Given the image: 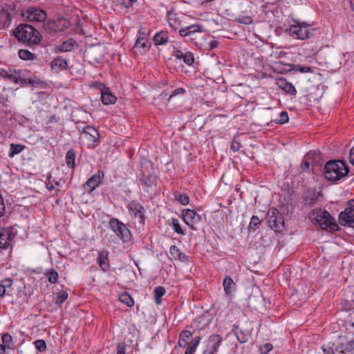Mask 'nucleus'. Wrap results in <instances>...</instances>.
I'll return each instance as SVG.
<instances>
[{
    "instance_id": "1",
    "label": "nucleus",
    "mask_w": 354,
    "mask_h": 354,
    "mask_svg": "<svg viewBox=\"0 0 354 354\" xmlns=\"http://www.w3.org/2000/svg\"><path fill=\"white\" fill-rule=\"evenodd\" d=\"M14 35L18 40L29 46L37 45L41 41L39 31L28 24L19 25L14 30Z\"/></svg>"
},
{
    "instance_id": "2",
    "label": "nucleus",
    "mask_w": 354,
    "mask_h": 354,
    "mask_svg": "<svg viewBox=\"0 0 354 354\" xmlns=\"http://www.w3.org/2000/svg\"><path fill=\"white\" fill-rule=\"evenodd\" d=\"M348 167L342 160H330L324 167V176L331 181H336L346 176Z\"/></svg>"
},
{
    "instance_id": "3",
    "label": "nucleus",
    "mask_w": 354,
    "mask_h": 354,
    "mask_svg": "<svg viewBox=\"0 0 354 354\" xmlns=\"http://www.w3.org/2000/svg\"><path fill=\"white\" fill-rule=\"evenodd\" d=\"M310 217L315 225H319L323 230L329 229L331 231H336L339 229L334 218L326 210L321 209L313 210Z\"/></svg>"
},
{
    "instance_id": "4",
    "label": "nucleus",
    "mask_w": 354,
    "mask_h": 354,
    "mask_svg": "<svg viewBox=\"0 0 354 354\" xmlns=\"http://www.w3.org/2000/svg\"><path fill=\"white\" fill-rule=\"evenodd\" d=\"M109 226L115 234L124 243H129L131 240V233L127 227L118 218H112L109 220Z\"/></svg>"
},
{
    "instance_id": "5",
    "label": "nucleus",
    "mask_w": 354,
    "mask_h": 354,
    "mask_svg": "<svg viewBox=\"0 0 354 354\" xmlns=\"http://www.w3.org/2000/svg\"><path fill=\"white\" fill-rule=\"evenodd\" d=\"M269 227L275 232H281L284 228V220L282 215L276 208H270L268 213Z\"/></svg>"
},
{
    "instance_id": "6",
    "label": "nucleus",
    "mask_w": 354,
    "mask_h": 354,
    "mask_svg": "<svg viewBox=\"0 0 354 354\" xmlns=\"http://www.w3.org/2000/svg\"><path fill=\"white\" fill-rule=\"evenodd\" d=\"M313 30L310 28L309 24L303 22L295 25H291L289 28V32L291 36L298 39H306L310 37L313 34Z\"/></svg>"
},
{
    "instance_id": "7",
    "label": "nucleus",
    "mask_w": 354,
    "mask_h": 354,
    "mask_svg": "<svg viewBox=\"0 0 354 354\" xmlns=\"http://www.w3.org/2000/svg\"><path fill=\"white\" fill-rule=\"evenodd\" d=\"M335 351L339 354H347L354 351V338L348 335L339 336L335 346Z\"/></svg>"
},
{
    "instance_id": "8",
    "label": "nucleus",
    "mask_w": 354,
    "mask_h": 354,
    "mask_svg": "<svg viewBox=\"0 0 354 354\" xmlns=\"http://www.w3.org/2000/svg\"><path fill=\"white\" fill-rule=\"evenodd\" d=\"M22 16L30 21L42 22L46 20L47 15L44 10L30 7L23 11Z\"/></svg>"
},
{
    "instance_id": "9",
    "label": "nucleus",
    "mask_w": 354,
    "mask_h": 354,
    "mask_svg": "<svg viewBox=\"0 0 354 354\" xmlns=\"http://www.w3.org/2000/svg\"><path fill=\"white\" fill-rule=\"evenodd\" d=\"M181 216L184 222L194 230V225L201 220V216L196 211L190 209H183L181 212Z\"/></svg>"
},
{
    "instance_id": "10",
    "label": "nucleus",
    "mask_w": 354,
    "mask_h": 354,
    "mask_svg": "<svg viewBox=\"0 0 354 354\" xmlns=\"http://www.w3.org/2000/svg\"><path fill=\"white\" fill-rule=\"evenodd\" d=\"M222 341L223 338L219 335H211L207 340V348L203 354H216Z\"/></svg>"
},
{
    "instance_id": "11",
    "label": "nucleus",
    "mask_w": 354,
    "mask_h": 354,
    "mask_svg": "<svg viewBox=\"0 0 354 354\" xmlns=\"http://www.w3.org/2000/svg\"><path fill=\"white\" fill-rule=\"evenodd\" d=\"M104 174L102 171H98L97 174L92 176L84 184V190L91 194L95 188H97L102 183Z\"/></svg>"
},
{
    "instance_id": "12",
    "label": "nucleus",
    "mask_w": 354,
    "mask_h": 354,
    "mask_svg": "<svg viewBox=\"0 0 354 354\" xmlns=\"http://www.w3.org/2000/svg\"><path fill=\"white\" fill-rule=\"evenodd\" d=\"M339 223L342 225L354 227V207L351 205L339 214Z\"/></svg>"
},
{
    "instance_id": "13",
    "label": "nucleus",
    "mask_w": 354,
    "mask_h": 354,
    "mask_svg": "<svg viewBox=\"0 0 354 354\" xmlns=\"http://www.w3.org/2000/svg\"><path fill=\"white\" fill-rule=\"evenodd\" d=\"M128 209L135 218L138 219L140 223H144L145 215L143 207L137 201H132L129 203Z\"/></svg>"
},
{
    "instance_id": "14",
    "label": "nucleus",
    "mask_w": 354,
    "mask_h": 354,
    "mask_svg": "<svg viewBox=\"0 0 354 354\" xmlns=\"http://www.w3.org/2000/svg\"><path fill=\"white\" fill-rule=\"evenodd\" d=\"M276 84L279 88L290 95H295L297 94V90L292 84L288 82L283 77L276 79Z\"/></svg>"
},
{
    "instance_id": "15",
    "label": "nucleus",
    "mask_w": 354,
    "mask_h": 354,
    "mask_svg": "<svg viewBox=\"0 0 354 354\" xmlns=\"http://www.w3.org/2000/svg\"><path fill=\"white\" fill-rule=\"evenodd\" d=\"M82 134L84 139L91 142H95L99 138V133L97 129L93 127H86L82 131Z\"/></svg>"
},
{
    "instance_id": "16",
    "label": "nucleus",
    "mask_w": 354,
    "mask_h": 354,
    "mask_svg": "<svg viewBox=\"0 0 354 354\" xmlns=\"http://www.w3.org/2000/svg\"><path fill=\"white\" fill-rule=\"evenodd\" d=\"M101 86L104 87V89H102L101 91L102 103L105 105L113 104L116 102L117 97L111 93L108 88H106L104 85H101Z\"/></svg>"
},
{
    "instance_id": "17",
    "label": "nucleus",
    "mask_w": 354,
    "mask_h": 354,
    "mask_svg": "<svg viewBox=\"0 0 354 354\" xmlns=\"http://www.w3.org/2000/svg\"><path fill=\"white\" fill-rule=\"evenodd\" d=\"M174 56L178 59H183L184 63L189 66L194 62V55L191 52L183 53L181 50H176L174 52Z\"/></svg>"
},
{
    "instance_id": "18",
    "label": "nucleus",
    "mask_w": 354,
    "mask_h": 354,
    "mask_svg": "<svg viewBox=\"0 0 354 354\" xmlns=\"http://www.w3.org/2000/svg\"><path fill=\"white\" fill-rule=\"evenodd\" d=\"M108 252L105 250L99 252L97 262L103 271H107L109 268L108 262Z\"/></svg>"
},
{
    "instance_id": "19",
    "label": "nucleus",
    "mask_w": 354,
    "mask_h": 354,
    "mask_svg": "<svg viewBox=\"0 0 354 354\" xmlns=\"http://www.w3.org/2000/svg\"><path fill=\"white\" fill-rule=\"evenodd\" d=\"M233 332L240 343H245L248 340L250 333L247 330H243L238 326H234Z\"/></svg>"
},
{
    "instance_id": "20",
    "label": "nucleus",
    "mask_w": 354,
    "mask_h": 354,
    "mask_svg": "<svg viewBox=\"0 0 354 354\" xmlns=\"http://www.w3.org/2000/svg\"><path fill=\"white\" fill-rule=\"evenodd\" d=\"M10 232L0 227V249H6L10 245Z\"/></svg>"
},
{
    "instance_id": "21",
    "label": "nucleus",
    "mask_w": 354,
    "mask_h": 354,
    "mask_svg": "<svg viewBox=\"0 0 354 354\" xmlns=\"http://www.w3.org/2000/svg\"><path fill=\"white\" fill-rule=\"evenodd\" d=\"M68 63L65 59L57 57L51 62V68L55 72H59L67 68Z\"/></svg>"
},
{
    "instance_id": "22",
    "label": "nucleus",
    "mask_w": 354,
    "mask_h": 354,
    "mask_svg": "<svg viewBox=\"0 0 354 354\" xmlns=\"http://www.w3.org/2000/svg\"><path fill=\"white\" fill-rule=\"evenodd\" d=\"M153 42L155 45H164L169 41L167 32L161 30L157 32L153 37Z\"/></svg>"
},
{
    "instance_id": "23",
    "label": "nucleus",
    "mask_w": 354,
    "mask_h": 354,
    "mask_svg": "<svg viewBox=\"0 0 354 354\" xmlns=\"http://www.w3.org/2000/svg\"><path fill=\"white\" fill-rule=\"evenodd\" d=\"M169 252L171 257L176 260L182 261H187V257L182 253L176 245H171L169 249Z\"/></svg>"
},
{
    "instance_id": "24",
    "label": "nucleus",
    "mask_w": 354,
    "mask_h": 354,
    "mask_svg": "<svg viewBox=\"0 0 354 354\" xmlns=\"http://www.w3.org/2000/svg\"><path fill=\"white\" fill-rule=\"evenodd\" d=\"M223 286L225 294L230 295L235 290L236 283L230 277L227 276L223 280Z\"/></svg>"
},
{
    "instance_id": "25",
    "label": "nucleus",
    "mask_w": 354,
    "mask_h": 354,
    "mask_svg": "<svg viewBox=\"0 0 354 354\" xmlns=\"http://www.w3.org/2000/svg\"><path fill=\"white\" fill-rule=\"evenodd\" d=\"M140 182L142 185L146 187H151L156 183V176L153 174H143L140 178Z\"/></svg>"
},
{
    "instance_id": "26",
    "label": "nucleus",
    "mask_w": 354,
    "mask_h": 354,
    "mask_svg": "<svg viewBox=\"0 0 354 354\" xmlns=\"http://www.w3.org/2000/svg\"><path fill=\"white\" fill-rule=\"evenodd\" d=\"M75 44L76 41L74 39H69L57 46V48L62 52H68L72 50Z\"/></svg>"
},
{
    "instance_id": "27",
    "label": "nucleus",
    "mask_w": 354,
    "mask_h": 354,
    "mask_svg": "<svg viewBox=\"0 0 354 354\" xmlns=\"http://www.w3.org/2000/svg\"><path fill=\"white\" fill-rule=\"evenodd\" d=\"M201 338L200 336L194 337L192 342L189 343V346L187 348L185 354H194L201 342Z\"/></svg>"
},
{
    "instance_id": "28",
    "label": "nucleus",
    "mask_w": 354,
    "mask_h": 354,
    "mask_svg": "<svg viewBox=\"0 0 354 354\" xmlns=\"http://www.w3.org/2000/svg\"><path fill=\"white\" fill-rule=\"evenodd\" d=\"M44 275L50 283H56L59 279L58 273L54 269L46 270Z\"/></svg>"
},
{
    "instance_id": "29",
    "label": "nucleus",
    "mask_w": 354,
    "mask_h": 354,
    "mask_svg": "<svg viewBox=\"0 0 354 354\" xmlns=\"http://www.w3.org/2000/svg\"><path fill=\"white\" fill-rule=\"evenodd\" d=\"M5 77L14 82L16 84H19V83L24 84V83L26 82V80L25 78L21 77L19 75V74L16 73L15 71L14 73H6L5 75Z\"/></svg>"
},
{
    "instance_id": "30",
    "label": "nucleus",
    "mask_w": 354,
    "mask_h": 354,
    "mask_svg": "<svg viewBox=\"0 0 354 354\" xmlns=\"http://www.w3.org/2000/svg\"><path fill=\"white\" fill-rule=\"evenodd\" d=\"M75 152L74 150H69L66 155V163L68 167H75Z\"/></svg>"
},
{
    "instance_id": "31",
    "label": "nucleus",
    "mask_w": 354,
    "mask_h": 354,
    "mask_svg": "<svg viewBox=\"0 0 354 354\" xmlns=\"http://www.w3.org/2000/svg\"><path fill=\"white\" fill-rule=\"evenodd\" d=\"M192 335V333L189 330H183L180 333L178 339V345L180 347H185L187 344V339Z\"/></svg>"
},
{
    "instance_id": "32",
    "label": "nucleus",
    "mask_w": 354,
    "mask_h": 354,
    "mask_svg": "<svg viewBox=\"0 0 354 354\" xmlns=\"http://www.w3.org/2000/svg\"><path fill=\"white\" fill-rule=\"evenodd\" d=\"M25 148L24 145L13 144L10 145V151L9 153V157L12 158L14 156L21 153Z\"/></svg>"
},
{
    "instance_id": "33",
    "label": "nucleus",
    "mask_w": 354,
    "mask_h": 354,
    "mask_svg": "<svg viewBox=\"0 0 354 354\" xmlns=\"http://www.w3.org/2000/svg\"><path fill=\"white\" fill-rule=\"evenodd\" d=\"M19 57L24 60H32L35 55L30 51L26 49H21L18 52Z\"/></svg>"
},
{
    "instance_id": "34",
    "label": "nucleus",
    "mask_w": 354,
    "mask_h": 354,
    "mask_svg": "<svg viewBox=\"0 0 354 354\" xmlns=\"http://www.w3.org/2000/svg\"><path fill=\"white\" fill-rule=\"evenodd\" d=\"M319 194L315 191L308 192L306 196V203L310 205H313L316 202Z\"/></svg>"
},
{
    "instance_id": "35",
    "label": "nucleus",
    "mask_w": 354,
    "mask_h": 354,
    "mask_svg": "<svg viewBox=\"0 0 354 354\" xmlns=\"http://www.w3.org/2000/svg\"><path fill=\"white\" fill-rule=\"evenodd\" d=\"M120 300L121 302L126 304L127 306L131 307L133 306L134 301L132 297L127 292L122 293L120 295Z\"/></svg>"
},
{
    "instance_id": "36",
    "label": "nucleus",
    "mask_w": 354,
    "mask_h": 354,
    "mask_svg": "<svg viewBox=\"0 0 354 354\" xmlns=\"http://www.w3.org/2000/svg\"><path fill=\"white\" fill-rule=\"evenodd\" d=\"M176 201L180 203L183 205H188L189 203V198L187 194L176 192L174 194Z\"/></svg>"
},
{
    "instance_id": "37",
    "label": "nucleus",
    "mask_w": 354,
    "mask_h": 354,
    "mask_svg": "<svg viewBox=\"0 0 354 354\" xmlns=\"http://www.w3.org/2000/svg\"><path fill=\"white\" fill-rule=\"evenodd\" d=\"M156 304L160 303V299L165 294V289L162 286H158L154 288L153 290Z\"/></svg>"
},
{
    "instance_id": "38",
    "label": "nucleus",
    "mask_w": 354,
    "mask_h": 354,
    "mask_svg": "<svg viewBox=\"0 0 354 354\" xmlns=\"http://www.w3.org/2000/svg\"><path fill=\"white\" fill-rule=\"evenodd\" d=\"M171 225L173 230L178 234L185 235V232L180 227L179 221L177 218H173L171 219Z\"/></svg>"
},
{
    "instance_id": "39",
    "label": "nucleus",
    "mask_w": 354,
    "mask_h": 354,
    "mask_svg": "<svg viewBox=\"0 0 354 354\" xmlns=\"http://www.w3.org/2000/svg\"><path fill=\"white\" fill-rule=\"evenodd\" d=\"M261 223L260 219L258 216L253 215L251 218L248 230H254L256 227L259 225Z\"/></svg>"
},
{
    "instance_id": "40",
    "label": "nucleus",
    "mask_w": 354,
    "mask_h": 354,
    "mask_svg": "<svg viewBox=\"0 0 354 354\" xmlns=\"http://www.w3.org/2000/svg\"><path fill=\"white\" fill-rule=\"evenodd\" d=\"M235 20L242 24L249 25L252 24L253 20L250 16H239L236 17Z\"/></svg>"
},
{
    "instance_id": "41",
    "label": "nucleus",
    "mask_w": 354,
    "mask_h": 354,
    "mask_svg": "<svg viewBox=\"0 0 354 354\" xmlns=\"http://www.w3.org/2000/svg\"><path fill=\"white\" fill-rule=\"evenodd\" d=\"M147 42V39L146 38V37H143V36H138L136 41V44L134 45V48H145L146 46V44Z\"/></svg>"
},
{
    "instance_id": "42",
    "label": "nucleus",
    "mask_w": 354,
    "mask_h": 354,
    "mask_svg": "<svg viewBox=\"0 0 354 354\" xmlns=\"http://www.w3.org/2000/svg\"><path fill=\"white\" fill-rule=\"evenodd\" d=\"M34 344L36 348L40 352H43L46 349V342L43 339H37L34 342Z\"/></svg>"
},
{
    "instance_id": "43",
    "label": "nucleus",
    "mask_w": 354,
    "mask_h": 354,
    "mask_svg": "<svg viewBox=\"0 0 354 354\" xmlns=\"http://www.w3.org/2000/svg\"><path fill=\"white\" fill-rule=\"evenodd\" d=\"M114 1L126 8H129L131 7L137 0H115Z\"/></svg>"
},
{
    "instance_id": "44",
    "label": "nucleus",
    "mask_w": 354,
    "mask_h": 354,
    "mask_svg": "<svg viewBox=\"0 0 354 354\" xmlns=\"http://www.w3.org/2000/svg\"><path fill=\"white\" fill-rule=\"evenodd\" d=\"M2 342L3 343V345L6 346H8V348L10 347V344L12 342V336L8 333H5L2 335L1 337Z\"/></svg>"
},
{
    "instance_id": "45",
    "label": "nucleus",
    "mask_w": 354,
    "mask_h": 354,
    "mask_svg": "<svg viewBox=\"0 0 354 354\" xmlns=\"http://www.w3.org/2000/svg\"><path fill=\"white\" fill-rule=\"evenodd\" d=\"M68 298V293L65 291L61 292L56 299L55 303L58 305H62Z\"/></svg>"
},
{
    "instance_id": "46",
    "label": "nucleus",
    "mask_w": 354,
    "mask_h": 354,
    "mask_svg": "<svg viewBox=\"0 0 354 354\" xmlns=\"http://www.w3.org/2000/svg\"><path fill=\"white\" fill-rule=\"evenodd\" d=\"M322 351L324 354H339L337 353L335 348H334L333 346H330L329 344H325L322 346Z\"/></svg>"
},
{
    "instance_id": "47",
    "label": "nucleus",
    "mask_w": 354,
    "mask_h": 354,
    "mask_svg": "<svg viewBox=\"0 0 354 354\" xmlns=\"http://www.w3.org/2000/svg\"><path fill=\"white\" fill-rule=\"evenodd\" d=\"M272 349V345L270 343H266L259 347V351L261 354H268Z\"/></svg>"
},
{
    "instance_id": "48",
    "label": "nucleus",
    "mask_w": 354,
    "mask_h": 354,
    "mask_svg": "<svg viewBox=\"0 0 354 354\" xmlns=\"http://www.w3.org/2000/svg\"><path fill=\"white\" fill-rule=\"evenodd\" d=\"M289 120L288 115L286 111H282L280 113L279 118L277 120L279 124H285Z\"/></svg>"
},
{
    "instance_id": "49",
    "label": "nucleus",
    "mask_w": 354,
    "mask_h": 354,
    "mask_svg": "<svg viewBox=\"0 0 354 354\" xmlns=\"http://www.w3.org/2000/svg\"><path fill=\"white\" fill-rule=\"evenodd\" d=\"M1 286H3V288L6 290L8 288H10L13 284V281L10 278H6L1 281L0 283Z\"/></svg>"
},
{
    "instance_id": "50",
    "label": "nucleus",
    "mask_w": 354,
    "mask_h": 354,
    "mask_svg": "<svg viewBox=\"0 0 354 354\" xmlns=\"http://www.w3.org/2000/svg\"><path fill=\"white\" fill-rule=\"evenodd\" d=\"M240 146H241L240 142L236 140V137H234L231 143V149L234 152H236L239 150Z\"/></svg>"
},
{
    "instance_id": "51",
    "label": "nucleus",
    "mask_w": 354,
    "mask_h": 354,
    "mask_svg": "<svg viewBox=\"0 0 354 354\" xmlns=\"http://www.w3.org/2000/svg\"><path fill=\"white\" fill-rule=\"evenodd\" d=\"M176 15H171L170 14L169 16H168V21H169V24L170 25V26L174 29H176L178 27H177V23L176 22Z\"/></svg>"
},
{
    "instance_id": "52",
    "label": "nucleus",
    "mask_w": 354,
    "mask_h": 354,
    "mask_svg": "<svg viewBox=\"0 0 354 354\" xmlns=\"http://www.w3.org/2000/svg\"><path fill=\"white\" fill-rule=\"evenodd\" d=\"M126 345L124 343H120L117 346V354H126L125 353Z\"/></svg>"
},
{
    "instance_id": "53",
    "label": "nucleus",
    "mask_w": 354,
    "mask_h": 354,
    "mask_svg": "<svg viewBox=\"0 0 354 354\" xmlns=\"http://www.w3.org/2000/svg\"><path fill=\"white\" fill-rule=\"evenodd\" d=\"M187 28L189 36L201 31L198 26H191L187 27Z\"/></svg>"
},
{
    "instance_id": "54",
    "label": "nucleus",
    "mask_w": 354,
    "mask_h": 354,
    "mask_svg": "<svg viewBox=\"0 0 354 354\" xmlns=\"http://www.w3.org/2000/svg\"><path fill=\"white\" fill-rule=\"evenodd\" d=\"M185 93V90L182 88H178L176 90H174L172 93L170 95L169 99H170L171 97L178 95V94H183Z\"/></svg>"
},
{
    "instance_id": "55",
    "label": "nucleus",
    "mask_w": 354,
    "mask_h": 354,
    "mask_svg": "<svg viewBox=\"0 0 354 354\" xmlns=\"http://www.w3.org/2000/svg\"><path fill=\"white\" fill-rule=\"evenodd\" d=\"M5 211V205L3 203V197L0 194V217L3 214Z\"/></svg>"
},
{
    "instance_id": "56",
    "label": "nucleus",
    "mask_w": 354,
    "mask_h": 354,
    "mask_svg": "<svg viewBox=\"0 0 354 354\" xmlns=\"http://www.w3.org/2000/svg\"><path fill=\"white\" fill-rule=\"evenodd\" d=\"M208 45H209V50H212V49L218 47V42L216 40H212L208 43Z\"/></svg>"
},
{
    "instance_id": "57",
    "label": "nucleus",
    "mask_w": 354,
    "mask_h": 354,
    "mask_svg": "<svg viewBox=\"0 0 354 354\" xmlns=\"http://www.w3.org/2000/svg\"><path fill=\"white\" fill-rule=\"evenodd\" d=\"M297 70L299 71L301 73H308L311 71L310 68L308 66H297Z\"/></svg>"
},
{
    "instance_id": "58",
    "label": "nucleus",
    "mask_w": 354,
    "mask_h": 354,
    "mask_svg": "<svg viewBox=\"0 0 354 354\" xmlns=\"http://www.w3.org/2000/svg\"><path fill=\"white\" fill-rule=\"evenodd\" d=\"M179 34L180 36L182 37H187V36H189V32H188V28H181L179 30Z\"/></svg>"
},
{
    "instance_id": "59",
    "label": "nucleus",
    "mask_w": 354,
    "mask_h": 354,
    "mask_svg": "<svg viewBox=\"0 0 354 354\" xmlns=\"http://www.w3.org/2000/svg\"><path fill=\"white\" fill-rule=\"evenodd\" d=\"M349 161L354 166V147L350 150Z\"/></svg>"
},
{
    "instance_id": "60",
    "label": "nucleus",
    "mask_w": 354,
    "mask_h": 354,
    "mask_svg": "<svg viewBox=\"0 0 354 354\" xmlns=\"http://www.w3.org/2000/svg\"><path fill=\"white\" fill-rule=\"evenodd\" d=\"M139 36H143L145 37V32L144 31V29L142 28H140L138 30Z\"/></svg>"
},
{
    "instance_id": "61",
    "label": "nucleus",
    "mask_w": 354,
    "mask_h": 354,
    "mask_svg": "<svg viewBox=\"0 0 354 354\" xmlns=\"http://www.w3.org/2000/svg\"><path fill=\"white\" fill-rule=\"evenodd\" d=\"M6 351V346L0 344V354H3Z\"/></svg>"
},
{
    "instance_id": "62",
    "label": "nucleus",
    "mask_w": 354,
    "mask_h": 354,
    "mask_svg": "<svg viewBox=\"0 0 354 354\" xmlns=\"http://www.w3.org/2000/svg\"><path fill=\"white\" fill-rule=\"evenodd\" d=\"M46 188L48 190L52 191V190H53L55 189V187L53 185L46 184Z\"/></svg>"
},
{
    "instance_id": "63",
    "label": "nucleus",
    "mask_w": 354,
    "mask_h": 354,
    "mask_svg": "<svg viewBox=\"0 0 354 354\" xmlns=\"http://www.w3.org/2000/svg\"><path fill=\"white\" fill-rule=\"evenodd\" d=\"M350 205L354 207V199L350 202Z\"/></svg>"
},
{
    "instance_id": "64",
    "label": "nucleus",
    "mask_w": 354,
    "mask_h": 354,
    "mask_svg": "<svg viewBox=\"0 0 354 354\" xmlns=\"http://www.w3.org/2000/svg\"><path fill=\"white\" fill-rule=\"evenodd\" d=\"M304 165L308 169L309 168V163L308 162H306Z\"/></svg>"
}]
</instances>
